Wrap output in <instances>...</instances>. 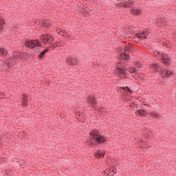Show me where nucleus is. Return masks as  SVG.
<instances>
[{"label":"nucleus","mask_w":176,"mask_h":176,"mask_svg":"<svg viewBox=\"0 0 176 176\" xmlns=\"http://www.w3.org/2000/svg\"><path fill=\"white\" fill-rule=\"evenodd\" d=\"M135 65L138 68H142V63H141L140 62H138V61L135 62Z\"/></svg>","instance_id":"393cba45"},{"label":"nucleus","mask_w":176,"mask_h":176,"mask_svg":"<svg viewBox=\"0 0 176 176\" xmlns=\"http://www.w3.org/2000/svg\"><path fill=\"white\" fill-rule=\"evenodd\" d=\"M52 47H58V45L57 44V43H55L54 44H52Z\"/></svg>","instance_id":"cd10ccee"},{"label":"nucleus","mask_w":176,"mask_h":176,"mask_svg":"<svg viewBox=\"0 0 176 176\" xmlns=\"http://www.w3.org/2000/svg\"><path fill=\"white\" fill-rule=\"evenodd\" d=\"M87 102L89 107H91V108H94V109L95 111H97V112H98L100 115H105V113L107 112V111L104 107H100V106H96V104H97V102L96 101V98L91 96H89L88 97Z\"/></svg>","instance_id":"7ed1b4c3"},{"label":"nucleus","mask_w":176,"mask_h":176,"mask_svg":"<svg viewBox=\"0 0 176 176\" xmlns=\"http://www.w3.org/2000/svg\"><path fill=\"white\" fill-rule=\"evenodd\" d=\"M125 52H131V48H130L129 47H126Z\"/></svg>","instance_id":"bb28decb"},{"label":"nucleus","mask_w":176,"mask_h":176,"mask_svg":"<svg viewBox=\"0 0 176 176\" xmlns=\"http://www.w3.org/2000/svg\"><path fill=\"white\" fill-rule=\"evenodd\" d=\"M3 25H5V22H3V19L0 16V30L3 28Z\"/></svg>","instance_id":"b1692460"},{"label":"nucleus","mask_w":176,"mask_h":176,"mask_svg":"<svg viewBox=\"0 0 176 176\" xmlns=\"http://www.w3.org/2000/svg\"><path fill=\"white\" fill-rule=\"evenodd\" d=\"M21 52H19L16 56H21Z\"/></svg>","instance_id":"2f4dec72"},{"label":"nucleus","mask_w":176,"mask_h":176,"mask_svg":"<svg viewBox=\"0 0 176 176\" xmlns=\"http://www.w3.org/2000/svg\"><path fill=\"white\" fill-rule=\"evenodd\" d=\"M56 32H58V34L59 35H60L61 36H65V35H67V34L65 33V32L63 31V30H60V29L56 30Z\"/></svg>","instance_id":"412c9836"},{"label":"nucleus","mask_w":176,"mask_h":176,"mask_svg":"<svg viewBox=\"0 0 176 176\" xmlns=\"http://www.w3.org/2000/svg\"><path fill=\"white\" fill-rule=\"evenodd\" d=\"M5 97H6V96H5V94L0 93V98H5Z\"/></svg>","instance_id":"c85d7f7f"},{"label":"nucleus","mask_w":176,"mask_h":176,"mask_svg":"<svg viewBox=\"0 0 176 176\" xmlns=\"http://www.w3.org/2000/svg\"><path fill=\"white\" fill-rule=\"evenodd\" d=\"M120 60H129L130 55L126 53H122L120 56Z\"/></svg>","instance_id":"f3484780"},{"label":"nucleus","mask_w":176,"mask_h":176,"mask_svg":"<svg viewBox=\"0 0 176 176\" xmlns=\"http://www.w3.org/2000/svg\"><path fill=\"white\" fill-rule=\"evenodd\" d=\"M113 173H116V169H113Z\"/></svg>","instance_id":"72a5a7b5"},{"label":"nucleus","mask_w":176,"mask_h":176,"mask_svg":"<svg viewBox=\"0 0 176 176\" xmlns=\"http://www.w3.org/2000/svg\"><path fill=\"white\" fill-rule=\"evenodd\" d=\"M161 74H162V76H166V78H168V77L171 76V75H173L174 72L171 70L165 69L161 72Z\"/></svg>","instance_id":"9d476101"},{"label":"nucleus","mask_w":176,"mask_h":176,"mask_svg":"<svg viewBox=\"0 0 176 176\" xmlns=\"http://www.w3.org/2000/svg\"><path fill=\"white\" fill-rule=\"evenodd\" d=\"M67 60L69 64L74 65H76V64H78L77 60L72 56H68L67 58Z\"/></svg>","instance_id":"9b49d317"},{"label":"nucleus","mask_w":176,"mask_h":176,"mask_svg":"<svg viewBox=\"0 0 176 176\" xmlns=\"http://www.w3.org/2000/svg\"><path fill=\"white\" fill-rule=\"evenodd\" d=\"M136 115L139 116H146V111L144 109H138L135 112Z\"/></svg>","instance_id":"4468645a"},{"label":"nucleus","mask_w":176,"mask_h":176,"mask_svg":"<svg viewBox=\"0 0 176 176\" xmlns=\"http://www.w3.org/2000/svg\"><path fill=\"white\" fill-rule=\"evenodd\" d=\"M14 63H16V58H12V60H6V62L2 61V63H1L2 71L8 70V69L10 68V67H12V65H13Z\"/></svg>","instance_id":"39448f33"},{"label":"nucleus","mask_w":176,"mask_h":176,"mask_svg":"<svg viewBox=\"0 0 176 176\" xmlns=\"http://www.w3.org/2000/svg\"><path fill=\"white\" fill-rule=\"evenodd\" d=\"M6 174H7V175L10 174V170H6Z\"/></svg>","instance_id":"c756f323"},{"label":"nucleus","mask_w":176,"mask_h":176,"mask_svg":"<svg viewBox=\"0 0 176 176\" xmlns=\"http://www.w3.org/2000/svg\"><path fill=\"white\" fill-rule=\"evenodd\" d=\"M116 74L118 75V76H119V78H127V76H126V75H127L126 69L120 65H118L116 67Z\"/></svg>","instance_id":"423d86ee"},{"label":"nucleus","mask_w":176,"mask_h":176,"mask_svg":"<svg viewBox=\"0 0 176 176\" xmlns=\"http://www.w3.org/2000/svg\"><path fill=\"white\" fill-rule=\"evenodd\" d=\"M47 52H49V50H47V49L44 50L43 52H41L40 53L39 57H41V58L43 57V56H45V54L46 53H47Z\"/></svg>","instance_id":"4be33fe9"},{"label":"nucleus","mask_w":176,"mask_h":176,"mask_svg":"<svg viewBox=\"0 0 176 176\" xmlns=\"http://www.w3.org/2000/svg\"><path fill=\"white\" fill-rule=\"evenodd\" d=\"M91 138L87 141L89 145H98V144H102L105 142L107 139L104 135H101L97 130H94L90 133Z\"/></svg>","instance_id":"f257e3e1"},{"label":"nucleus","mask_w":176,"mask_h":176,"mask_svg":"<svg viewBox=\"0 0 176 176\" xmlns=\"http://www.w3.org/2000/svg\"><path fill=\"white\" fill-rule=\"evenodd\" d=\"M162 63L164 64H170V58L168 57V55H162Z\"/></svg>","instance_id":"2eb2a0df"},{"label":"nucleus","mask_w":176,"mask_h":176,"mask_svg":"<svg viewBox=\"0 0 176 176\" xmlns=\"http://www.w3.org/2000/svg\"><path fill=\"white\" fill-rule=\"evenodd\" d=\"M95 156L98 159H102V157H104V156H105V152L102 150H100L97 151V153L95 154Z\"/></svg>","instance_id":"f8f14e48"},{"label":"nucleus","mask_w":176,"mask_h":176,"mask_svg":"<svg viewBox=\"0 0 176 176\" xmlns=\"http://www.w3.org/2000/svg\"><path fill=\"white\" fill-rule=\"evenodd\" d=\"M41 39V42L45 44L52 43L54 41V38L50 36V34H42Z\"/></svg>","instance_id":"0eeeda50"},{"label":"nucleus","mask_w":176,"mask_h":176,"mask_svg":"<svg viewBox=\"0 0 176 176\" xmlns=\"http://www.w3.org/2000/svg\"><path fill=\"white\" fill-rule=\"evenodd\" d=\"M45 27H46V28H50V23L48 22V21H45L43 23Z\"/></svg>","instance_id":"a878e982"},{"label":"nucleus","mask_w":176,"mask_h":176,"mask_svg":"<svg viewBox=\"0 0 176 176\" xmlns=\"http://www.w3.org/2000/svg\"><path fill=\"white\" fill-rule=\"evenodd\" d=\"M147 35H148V32L144 31L143 32L140 33V34L138 36V38L139 39H141V38H146Z\"/></svg>","instance_id":"a211bd4d"},{"label":"nucleus","mask_w":176,"mask_h":176,"mask_svg":"<svg viewBox=\"0 0 176 176\" xmlns=\"http://www.w3.org/2000/svg\"><path fill=\"white\" fill-rule=\"evenodd\" d=\"M56 45H58V46H61V43L60 42H58V43H56Z\"/></svg>","instance_id":"7c9ffc66"},{"label":"nucleus","mask_w":176,"mask_h":176,"mask_svg":"<svg viewBox=\"0 0 176 176\" xmlns=\"http://www.w3.org/2000/svg\"><path fill=\"white\" fill-rule=\"evenodd\" d=\"M108 175H113V173L110 172V173H108Z\"/></svg>","instance_id":"473e14b6"},{"label":"nucleus","mask_w":176,"mask_h":176,"mask_svg":"<svg viewBox=\"0 0 176 176\" xmlns=\"http://www.w3.org/2000/svg\"><path fill=\"white\" fill-rule=\"evenodd\" d=\"M140 13H142V11L139 9H133L131 10V14H133V16H140Z\"/></svg>","instance_id":"dca6fc26"},{"label":"nucleus","mask_w":176,"mask_h":176,"mask_svg":"<svg viewBox=\"0 0 176 176\" xmlns=\"http://www.w3.org/2000/svg\"><path fill=\"white\" fill-rule=\"evenodd\" d=\"M122 90L124 91H126V93H127V94H131L132 91H131L130 88H129V87H122Z\"/></svg>","instance_id":"aec40b11"},{"label":"nucleus","mask_w":176,"mask_h":176,"mask_svg":"<svg viewBox=\"0 0 176 176\" xmlns=\"http://www.w3.org/2000/svg\"><path fill=\"white\" fill-rule=\"evenodd\" d=\"M21 101L23 108H27L28 105V96H27V95H22Z\"/></svg>","instance_id":"1a4fd4ad"},{"label":"nucleus","mask_w":176,"mask_h":176,"mask_svg":"<svg viewBox=\"0 0 176 176\" xmlns=\"http://www.w3.org/2000/svg\"><path fill=\"white\" fill-rule=\"evenodd\" d=\"M25 45L26 47H30V49H41V47H42L41 42L37 40L27 41Z\"/></svg>","instance_id":"20e7f679"},{"label":"nucleus","mask_w":176,"mask_h":176,"mask_svg":"<svg viewBox=\"0 0 176 176\" xmlns=\"http://www.w3.org/2000/svg\"><path fill=\"white\" fill-rule=\"evenodd\" d=\"M0 54L1 56H8V51L3 48H0Z\"/></svg>","instance_id":"6ab92c4d"},{"label":"nucleus","mask_w":176,"mask_h":176,"mask_svg":"<svg viewBox=\"0 0 176 176\" xmlns=\"http://www.w3.org/2000/svg\"><path fill=\"white\" fill-rule=\"evenodd\" d=\"M91 138L87 141L89 145H98V144H102L105 142L107 139L104 135H101L97 130H94L90 133Z\"/></svg>","instance_id":"f03ea898"},{"label":"nucleus","mask_w":176,"mask_h":176,"mask_svg":"<svg viewBox=\"0 0 176 176\" xmlns=\"http://www.w3.org/2000/svg\"><path fill=\"white\" fill-rule=\"evenodd\" d=\"M133 71H135V69L133 68Z\"/></svg>","instance_id":"f704fd0d"},{"label":"nucleus","mask_w":176,"mask_h":176,"mask_svg":"<svg viewBox=\"0 0 176 176\" xmlns=\"http://www.w3.org/2000/svg\"><path fill=\"white\" fill-rule=\"evenodd\" d=\"M118 6H120L121 8H129L134 6V2L133 0H128L126 1L120 2Z\"/></svg>","instance_id":"6e6552de"},{"label":"nucleus","mask_w":176,"mask_h":176,"mask_svg":"<svg viewBox=\"0 0 176 176\" xmlns=\"http://www.w3.org/2000/svg\"><path fill=\"white\" fill-rule=\"evenodd\" d=\"M148 115H151L153 118H159V113L156 112H150L148 113Z\"/></svg>","instance_id":"5701e85b"},{"label":"nucleus","mask_w":176,"mask_h":176,"mask_svg":"<svg viewBox=\"0 0 176 176\" xmlns=\"http://www.w3.org/2000/svg\"><path fill=\"white\" fill-rule=\"evenodd\" d=\"M151 69L153 71H155L156 72H159L162 71V68H160V66L159 64H153L151 66Z\"/></svg>","instance_id":"ddd939ff"}]
</instances>
